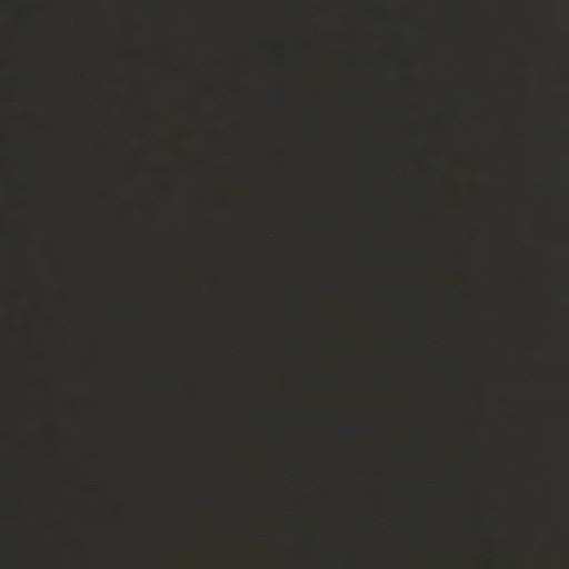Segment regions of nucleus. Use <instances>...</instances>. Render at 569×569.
Wrapping results in <instances>:
<instances>
[{"instance_id": "f257e3e1", "label": "nucleus", "mask_w": 569, "mask_h": 569, "mask_svg": "<svg viewBox=\"0 0 569 569\" xmlns=\"http://www.w3.org/2000/svg\"><path fill=\"white\" fill-rule=\"evenodd\" d=\"M6 300H7V276L2 274V499L6 498H227V496H12L7 482L8 462L6 458L7 432H6Z\"/></svg>"}, {"instance_id": "f03ea898", "label": "nucleus", "mask_w": 569, "mask_h": 569, "mask_svg": "<svg viewBox=\"0 0 569 569\" xmlns=\"http://www.w3.org/2000/svg\"><path fill=\"white\" fill-rule=\"evenodd\" d=\"M46 466V461L37 455L34 451L30 450V455L26 461V467L32 471L40 470Z\"/></svg>"}, {"instance_id": "7ed1b4c3", "label": "nucleus", "mask_w": 569, "mask_h": 569, "mask_svg": "<svg viewBox=\"0 0 569 569\" xmlns=\"http://www.w3.org/2000/svg\"><path fill=\"white\" fill-rule=\"evenodd\" d=\"M416 466L422 471L431 472L438 468V462L429 456H422L416 461Z\"/></svg>"}, {"instance_id": "20e7f679", "label": "nucleus", "mask_w": 569, "mask_h": 569, "mask_svg": "<svg viewBox=\"0 0 569 569\" xmlns=\"http://www.w3.org/2000/svg\"><path fill=\"white\" fill-rule=\"evenodd\" d=\"M467 465L473 468L476 466V461L473 459H468Z\"/></svg>"}]
</instances>
